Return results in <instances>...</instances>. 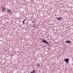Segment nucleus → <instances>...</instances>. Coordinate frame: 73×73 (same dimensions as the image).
I'll use <instances>...</instances> for the list:
<instances>
[{"instance_id":"nucleus-2","label":"nucleus","mask_w":73,"mask_h":73,"mask_svg":"<svg viewBox=\"0 0 73 73\" xmlns=\"http://www.w3.org/2000/svg\"><path fill=\"white\" fill-rule=\"evenodd\" d=\"M43 43H46V44H48V42L47 41H46V40H44L42 41Z\"/></svg>"},{"instance_id":"nucleus-6","label":"nucleus","mask_w":73,"mask_h":73,"mask_svg":"<svg viewBox=\"0 0 73 73\" xmlns=\"http://www.w3.org/2000/svg\"><path fill=\"white\" fill-rule=\"evenodd\" d=\"M7 11L8 12H10V13L11 12V11L10 10L8 9Z\"/></svg>"},{"instance_id":"nucleus-9","label":"nucleus","mask_w":73,"mask_h":73,"mask_svg":"<svg viewBox=\"0 0 73 73\" xmlns=\"http://www.w3.org/2000/svg\"><path fill=\"white\" fill-rule=\"evenodd\" d=\"M37 66H40V65L38 64H37Z\"/></svg>"},{"instance_id":"nucleus-3","label":"nucleus","mask_w":73,"mask_h":73,"mask_svg":"<svg viewBox=\"0 0 73 73\" xmlns=\"http://www.w3.org/2000/svg\"><path fill=\"white\" fill-rule=\"evenodd\" d=\"M65 42L67 43H68V44H70L71 43V41H70V40H66L65 41Z\"/></svg>"},{"instance_id":"nucleus-5","label":"nucleus","mask_w":73,"mask_h":73,"mask_svg":"<svg viewBox=\"0 0 73 73\" xmlns=\"http://www.w3.org/2000/svg\"><path fill=\"white\" fill-rule=\"evenodd\" d=\"M5 9L4 8H3L2 12H5Z\"/></svg>"},{"instance_id":"nucleus-1","label":"nucleus","mask_w":73,"mask_h":73,"mask_svg":"<svg viewBox=\"0 0 73 73\" xmlns=\"http://www.w3.org/2000/svg\"><path fill=\"white\" fill-rule=\"evenodd\" d=\"M69 59L68 58H66L64 59V61H65L67 64H68V63H69Z\"/></svg>"},{"instance_id":"nucleus-4","label":"nucleus","mask_w":73,"mask_h":73,"mask_svg":"<svg viewBox=\"0 0 73 73\" xmlns=\"http://www.w3.org/2000/svg\"><path fill=\"white\" fill-rule=\"evenodd\" d=\"M31 73H36V71L35 70H34L33 71H31Z\"/></svg>"},{"instance_id":"nucleus-7","label":"nucleus","mask_w":73,"mask_h":73,"mask_svg":"<svg viewBox=\"0 0 73 73\" xmlns=\"http://www.w3.org/2000/svg\"><path fill=\"white\" fill-rule=\"evenodd\" d=\"M56 19L57 20H58L59 21H60V19H59V18L57 17Z\"/></svg>"},{"instance_id":"nucleus-10","label":"nucleus","mask_w":73,"mask_h":73,"mask_svg":"<svg viewBox=\"0 0 73 73\" xmlns=\"http://www.w3.org/2000/svg\"><path fill=\"white\" fill-rule=\"evenodd\" d=\"M59 19H60V20H62V17H59Z\"/></svg>"},{"instance_id":"nucleus-8","label":"nucleus","mask_w":73,"mask_h":73,"mask_svg":"<svg viewBox=\"0 0 73 73\" xmlns=\"http://www.w3.org/2000/svg\"><path fill=\"white\" fill-rule=\"evenodd\" d=\"M25 21V19H24L23 22V24H24V21Z\"/></svg>"}]
</instances>
